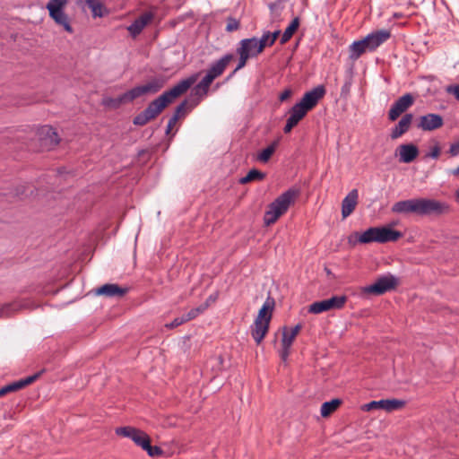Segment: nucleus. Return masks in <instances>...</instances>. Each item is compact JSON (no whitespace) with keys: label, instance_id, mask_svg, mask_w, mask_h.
<instances>
[{"label":"nucleus","instance_id":"f257e3e1","mask_svg":"<svg viewBox=\"0 0 459 459\" xmlns=\"http://www.w3.org/2000/svg\"><path fill=\"white\" fill-rule=\"evenodd\" d=\"M397 214H415L421 217H440L450 212L447 203L431 198H412L396 202L391 208Z\"/></svg>","mask_w":459,"mask_h":459},{"label":"nucleus","instance_id":"f03ea898","mask_svg":"<svg viewBox=\"0 0 459 459\" xmlns=\"http://www.w3.org/2000/svg\"><path fill=\"white\" fill-rule=\"evenodd\" d=\"M166 82L167 77L164 74L152 76L144 84L136 85L116 98H104L101 104L107 108L116 110L123 105L132 103L138 98L158 93Z\"/></svg>","mask_w":459,"mask_h":459},{"label":"nucleus","instance_id":"7ed1b4c3","mask_svg":"<svg viewBox=\"0 0 459 459\" xmlns=\"http://www.w3.org/2000/svg\"><path fill=\"white\" fill-rule=\"evenodd\" d=\"M326 93L324 85H317L311 91H306L301 100L296 103L289 111L290 117L283 127V132L289 134L306 117L308 111L312 110L325 97Z\"/></svg>","mask_w":459,"mask_h":459},{"label":"nucleus","instance_id":"20e7f679","mask_svg":"<svg viewBox=\"0 0 459 459\" xmlns=\"http://www.w3.org/2000/svg\"><path fill=\"white\" fill-rule=\"evenodd\" d=\"M195 82V76L180 81L169 91L151 101L143 109L149 120L156 118L175 99L185 93Z\"/></svg>","mask_w":459,"mask_h":459},{"label":"nucleus","instance_id":"39448f33","mask_svg":"<svg viewBox=\"0 0 459 459\" xmlns=\"http://www.w3.org/2000/svg\"><path fill=\"white\" fill-rule=\"evenodd\" d=\"M299 194V191L298 189L290 188L272 202L264 215V225L270 226L275 223L281 216L286 213Z\"/></svg>","mask_w":459,"mask_h":459},{"label":"nucleus","instance_id":"423d86ee","mask_svg":"<svg viewBox=\"0 0 459 459\" xmlns=\"http://www.w3.org/2000/svg\"><path fill=\"white\" fill-rule=\"evenodd\" d=\"M403 236L402 232L388 227H371L359 236V244L372 242L387 243L394 242Z\"/></svg>","mask_w":459,"mask_h":459},{"label":"nucleus","instance_id":"0eeeda50","mask_svg":"<svg viewBox=\"0 0 459 459\" xmlns=\"http://www.w3.org/2000/svg\"><path fill=\"white\" fill-rule=\"evenodd\" d=\"M398 284L399 279L397 277L391 273H386L379 276L374 283L363 287L362 292L373 296H381L395 290Z\"/></svg>","mask_w":459,"mask_h":459},{"label":"nucleus","instance_id":"6e6552de","mask_svg":"<svg viewBox=\"0 0 459 459\" xmlns=\"http://www.w3.org/2000/svg\"><path fill=\"white\" fill-rule=\"evenodd\" d=\"M67 4L68 0H49L46 7L48 10L49 17L56 24L63 26L65 31L73 33L74 30L69 22V18L65 13Z\"/></svg>","mask_w":459,"mask_h":459},{"label":"nucleus","instance_id":"1a4fd4ad","mask_svg":"<svg viewBox=\"0 0 459 459\" xmlns=\"http://www.w3.org/2000/svg\"><path fill=\"white\" fill-rule=\"evenodd\" d=\"M347 296H333L330 299L316 301L308 307V313L321 314L333 309H341L347 302Z\"/></svg>","mask_w":459,"mask_h":459},{"label":"nucleus","instance_id":"9d476101","mask_svg":"<svg viewBox=\"0 0 459 459\" xmlns=\"http://www.w3.org/2000/svg\"><path fill=\"white\" fill-rule=\"evenodd\" d=\"M234 59L232 53H227L220 59L213 62L203 78V83H208L210 86L212 82L223 74L228 65Z\"/></svg>","mask_w":459,"mask_h":459},{"label":"nucleus","instance_id":"9b49d317","mask_svg":"<svg viewBox=\"0 0 459 459\" xmlns=\"http://www.w3.org/2000/svg\"><path fill=\"white\" fill-rule=\"evenodd\" d=\"M415 98L411 93H405L398 98L388 111V119L395 121L403 113L413 105Z\"/></svg>","mask_w":459,"mask_h":459},{"label":"nucleus","instance_id":"f8f14e48","mask_svg":"<svg viewBox=\"0 0 459 459\" xmlns=\"http://www.w3.org/2000/svg\"><path fill=\"white\" fill-rule=\"evenodd\" d=\"M405 402L398 399H382L379 401H371L362 406V410L369 411L376 409L385 410L386 411H393L403 408Z\"/></svg>","mask_w":459,"mask_h":459},{"label":"nucleus","instance_id":"ddd939ff","mask_svg":"<svg viewBox=\"0 0 459 459\" xmlns=\"http://www.w3.org/2000/svg\"><path fill=\"white\" fill-rule=\"evenodd\" d=\"M45 370L42 369L31 376H29V377L20 379L18 381H14L13 383H10V384L1 387L0 388V397L4 396L9 393L21 390V389L26 387L27 385H31L32 383H34L36 380H38L39 378V377L42 375V373Z\"/></svg>","mask_w":459,"mask_h":459},{"label":"nucleus","instance_id":"4468645a","mask_svg":"<svg viewBox=\"0 0 459 459\" xmlns=\"http://www.w3.org/2000/svg\"><path fill=\"white\" fill-rule=\"evenodd\" d=\"M444 125L443 117L439 114L429 113L419 117L417 127L422 131H434Z\"/></svg>","mask_w":459,"mask_h":459},{"label":"nucleus","instance_id":"2eb2a0df","mask_svg":"<svg viewBox=\"0 0 459 459\" xmlns=\"http://www.w3.org/2000/svg\"><path fill=\"white\" fill-rule=\"evenodd\" d=\"M39 139L41 146L48 150L56 147L60 142L57 132L50 126L41 127L39 130Z\"/></svg>","mask_w":459,"mask_h":459},{"label":"nucleus","instance_id":"dca6fc26","mask_svg":"<svg viewBox=\"0 0 459 459\" xmlns=\"http://www.w3.org/2000/svg\"><path fill=\"white\" fill-rule=\"evenodd\" d=\"M391 38V32L388 30H377L368 34L365 39L369 47V52L375 51L379 46Z\"/></svg>","mask_w":459,"mask_h":459},{"label":"nucleus","instance_id":"f3484780","mask_svg":"<svg viewBox=\"0 0 459 459\" xmlns=\"http://www.w3.org/2000/svg\"><path fill=\"white\" fill-rule=\"evenodd\" d=\"M128 290L127 287H121L116 283H106L96 290V294L108 298H122Z\"/></svg>","mask_w":459,"mask_h":459},{"label":"nucleus","instance_id":"a211bd4d","mask_svg":"<svg viewBox=\"0 0 459 459\" xmlns=\"http://www.w3.org/2000/svg\"><path fill=\"white\" fill-rule=\"evenodd\" d=\"M154 18V14L152 12H145L136 18L127 28L132 37L138 36L145 26H147Z\"/></svg>","mask_w":459,"mask_h":459},{"label":"nucleus","instance_id":"6ab92c4d","mask_svg":"<svg viewBox=\"0 0 459 459\" xmlns=\"http://www.w3.org/2000/svg\"><path fill=\"white\" fill-rule=\"evenodd\" d=\"M210 89L208 83L204 84L203 79L192 89L189 100V108L192 109L198 106L201 100L207 95Z\"/></svg>","mask_w":459,"mask_h":459},{"label":"nucleus","instance_id":"aec40b11","mask_svg":"<svg viewBox=\"0 0 459 459\" xmlns=\"http://www.w3.org/2000/svg\"><path fill=\"white\" fill-rule=\"evenodd\" d=\"M236 52H242L251 58L256 57L262 53L257 48L256 37L241 39L238 44Z\"/></svg>","mask_w":459,"mask_h":459},{"label":"nucleus","instance_id":"412c9836","mask_svg":"<svg viewBox=\"0 0 459 459\" xmlns=\"http://www.w3.org/2000/svg\"><path fill=\"white\" fill-rule=\"evenodd\" d=\"M412 120L413 115L411 113L403 115L401 120L392 128L390 137L394 140L407 133L411 128Z\"/></svg>","mask_w":459,"mask_h":459},{"label":"nucleus","instance_id":"4be33fe9","mask_svg":"<svg viewBox=\"0 0 459 459\" xmlns=\"http://www.w3.org/2000/svg\"><path fill=\"white\" fill-rule=\"evenodd\" d=\"M397 151L399 152V160L403 163L412 162L419 155V148L413 143L401 144Z\"/></svg>","mask_w":459,"mask_h":459},{"label":"nucleus","instance_id":"5701e85b","mask_svg":"<svg viewBox=\"0 0 459 459\" xmlns=\"http://www.w3.org/2000/svg\"><path fill=\"white\" fill-rule=\"evenodd\" d=\"M358 199H359L358 189H352L344 197V199L342 202V218H347L353 212V211L355 210V208L358 204Z\"/></svg>","mask_w":459,"mask_h":459},{"label":"nucleus","instance_id":"b1692460","mask_svg":"<svg viewBox=\"0 0 459 459\" xmlns=\"http://www.w3.org/2000/svg\"><path fill=\"white\" fill-rule=\"evenodd\" d=\"M270 323L268 321H261L255 319L254 324L250 326V332L256 344H260L269 331Z\"/></svg>","mask_w":459,"mask_h":459},{"label":"nucleus","instance_id":"393cba45","mask_svg":"<svg viewBox=\"0 0 459 459\" xmlns=\"http://www.w3.org/2000/svg\"><path fill=\"white\" fill-rule=\"evenodd\" d=\"M77 4L82 7L87 6L91 9L94 18L103 17L108 13L106 7L99 0H77Z\"/></svg>","mask_w":459,"mask_h":459},{"label":"nucleus","instance_id":"a878e982","mask_svg":"<svg viewBox=\"0 0 459 459\" xmlns=\"http://www.w3.org/2000/svg\"><path fill=\"white\" fill-rule=\"evenodd\" d=\"M275 307V300L273 297L268 296L264 303L258 311V315L255 319L261 321L271 322L273 317V312Z\"/></svg>","mask_w":459,"mask_h":459},{"label":"nucleus","instance_id":"bb28decb","mask_svg":"<svg viewBox=\"0 0 459 459\" xmlns=\"http://www.w3.org/2000/svg\"><path fill=\"white\" fill-rule=\"evenodd\" d=\"M28 307L27 301H14L0 306V318L9 317L16 311Z\"/></svg>","mask_w":459,"mask_h":459},{"label":"nucleus","instance_id":"cd10ccee","mask_svg":"<svg viewBox=\"0 0 459 459\" xmlns=\"http://www.w3.org/2000/svg\"><path fill=\"white\" fill-rule=\"evenodd\" d=\"M367 51L369 52V47L365 38L360 40L354 41L350 46V59L355 61Z\"/></svg>","mask_w":459,"mask_h":459},{"label":"nucleus","instance_id":"c85d7f7f","mask_svg":"<svg viewBox=\"0 0 459 459\" xmlns=\"http://www.w3.org/2000/svg\"><path fill=\"white\" fill-rule=\"evenodd\" d=\"M286 0H275L268 4L270 10L271 20L273 22L281 21L282 11L284 10V3Z\"/></svg>","mask_w":459,"mask_h":459},{"label":"nucleus","instance_id":"c756f323","mask_svg":"<svg viewBox=\"0 0 459 459\" xmlns=\"http://www.w3.org/2000/svg\"><path fill=\"white\" fill-rule=\"evenodd\" d=\"M301 329H302V325L298 324L289 333L288 328L286 326H284L282 329L281 343H285L286 346H291L293 343V341L295 340L296 336L299 334V333L300 332Z\"/></svg>","mask_w":459,"mask_h":459},{"label":"nucleus","instance_id":"7c9ffc66","mask_svg":"<svg viewBox=\"0 0 459 459\" xmlns=\"http://www.w3.org/2000/svg\"><path fill=\"white\" fill-rule=\"evenodd\" d=\"M299 23H300V21H299V17H295L291 22L289 24V26L285 29V30L283 31L282 35H281V38L280 39V43L281 45L287 43L291 38L292 36L294 35V33L297 31V30L299 29Z\"/></svg>","mask_w":459,"mask_h":459},{"label":"nucleus","instance_id":"2f4dec72","mask_svg":"<svg viewBox=\"0 0 459 459\" xmlns=\"http://www.w3.org/2000/svg\"><path fill=\"white\" fill-rule=\"evenodd\" d=\"M266 174L258 170L257 169H250L247 174L238 179L240 185H246L253 181H262L265 178Z\"/></svg>","mask_w":459,"mask_h":459},{"label":"nucleus","instance_id":"473e14b6","mask_svg":"<svg viewBox=\"0 0 459 459\" xmlns=\"http://www.w3.org/2000/svg\"><path fill=\"white\" fill-rule=\"evenodd\" d=\"M279 144L278 140L273 141L271 144H269L266 148L263 149L258 154H257V160L262 163H267L273 154L275 152L277 146Z\"/></svg>","mask_w":459,"mask_h":459},{"label":"nucleus","instance_id":"72a5a7b5","mask_svg":"<svg viewBox=\"0 0 459 459\" xmlns=\"http://www.w3.org/2000/svg\"><path fill=\"white\" fill-rule=\"evenodd\" d=\"M341 404L342 400L338 398L325 402L321 406V416L324 418L329 417Z\"/></svg>","mask_w":459,"mask_h":459},{"label":"nucleus","instance_id":"f704fd0d","mask_svg":"<svg viewBox=\"0 0 459 459\" xmlns=\"http://www.w3.org/2000/svg\"><path fill=\"white\" fill-rule=\"evenodd\" d=\"M139 429L133 428V427H119L117 428L115 432L117 436H122L125 437L131 438L133 440L134 435L137 433Z\"/></svg>","mask_w":459,"mask_h":459},{"label":"nucleus","instance_id":"c9c22d12","mask_svg":"<svg viewBox=\"0 0 459 459\" xmlns=\"http://www.w3.org/2000/svg\"><path fill=\"white\" fill-rule=\"evenodd\" d=\"M150 439V437L144 431L139 429L134 435L133 441L144 449Z\"/></svg>","mask_w":459,"mask_h":459},{"label":"nucleus","instance_id":"e433bc0d","mask_svg":"<svg viewBox=\"0 0 459 459\" xmlns=\"http://www.w3.org/2000/svg\"><path fill=\"white\" fill-rule=\"evenodd\" d=\"M188 110H191L189 108V101L185 100L177 106L173 115H177V117L179 119L180 117H185Z\"/></svg>","mask_w":459,"mask_h":459},{"label":"nucleus","instance_id":"4c0bfd02","mask_svg":"<svg viewBox=\"0 0 459 459\" xmlns=\"http://www.w3.org/2000/svg\"><path fill=\"white\" fill-rule=\"evenodd\" d=\"M226 22H227V25H226L225 30L227 32H233V31L239 30V28H240V21L239 20H238L232 16H229V17H227Z\"/></svg>","mask_w":459,"mask_h":459},{"label":"nucleus","instance_id":"58836bf2","mask_svg":"<svg viewBox=\"0 0 459 459\" xmlns=\"http://www.w3.org/2000/svg\"><path fill=\"white\" fill-rule=\"evenodd\" d=\"M151 457H159L163 455V450L158 446H152L151 439L143 449Z\"/></svg>","mask_w":459,"mask_h":459},{"label":"nucleus","instance_id":"ea45409f","mask_svg":"<svg viewBox=\"0 0 459 459\" xmlns=\"http://www.w3.org/2000/svg\"><path fill=\"white\" fill-rule=\"evenodd\" d=\"M236 53L238 55V61L236 68L233 70V74H236L238 71L244 68L247 65V61L251 58L250 56L242 52Z\"/></svg>","mask_w":459,"mask_h":459},{"label":"nucleus","instance_id":"a19ab883","mask_svg":"<svg viewBox=\"0 0 459 459\" xmlns=\"http://www.w3.org/2000/svg\"><path fill=\"white\" fill-rule=\"evenodd\" d=\"M270 31H266L260 39L256 38L257 48L260 51H264L266 47H269Z\"/></svg>","mask_w":459,"mask_h":459},{"label":"nucleus","instance_id":"79ce46f5","mask_svg":"<svg viewBox=\"0 0 459 459\" xmlns=\"http://www.w3.org/2000/svg\"><path fill=\"white\" fill-rule=\"evenodd\" d=\"M150 122L146 114L143 110L133 118V124L138 126H143Z\"/></svg>","mask_w":459,"mask_h":459},{"label":"nucleus","instance_id":"37998d69","mask_svg":"<svg viewBox=\"0 0 459 459\" xmlns=\"http://www.w3.org/2000/svg\"><path fill=\"white\" fill-rule=\"evenodd\" d=\"M447 94H451L455 97V99L459 102V84H449L445 89Z\"/></svg>","mask_w":459,"mask_h":459},{"label":"nucleus","instance_id":"c03bdc74","mask_svg":"<svg viewBox=\"0 0 459 459\" xmlns=\"http://www.w3.org/2000/svg\"><path fill=\"white\" fill-rule=\"evenodd\" d=\"M440 146L439 143H437L434 146L430 148V152L426 155V157L437 160L440 155Z\"/></svg>","mask_w":459,"mask_h":459},{"label":"nucleus","instance_id":"a18cd8bd","mask_svg":"<svg viewBox=\"0 0 459 459\" xmlns=\"http://www.w3.org/2000/svg\"><path fill=\"white\" fill-rule=\"evenodd\" d=\"M361 235V233L358 232V231H355L353 233H351L349 237H348V243L351 245V246H355L357 245L358 243H359V236Z\"/></svg>","mask_w":459,"mask_h":459},{"label":"nucleus","instance_id":"49530a36","mask_svg":"<svg viewBox=\"0 0 459 459\" xmlns=\"http://www.w3.org/2000/svg\"><path fill=\"white\" fill-rule=\"evenodd\" d=\"M178 118L177 117V115H172V117L169 119L167 128H166V134H169L171 132L173 126L177 124Z\"/></svg>","mask_w":459,"mask_h":459},{"label":"nucleus","instance_id":"de8ad7c7","mask_svg":"<svg viewBox=\"0 0 459 459\" xmlns=\"http://www.w3.org/2000/svg\"><path fill=\"white\" fill-rule=\"evenodd\" d=\"M291 346H286L285 343H281V351L280 352L281 359L286 360L290 355Z\"/></svg>","mask_w":459,"mask_h":459},{"label":"nucleus","instance_id":"09e8293b","mask_svg":"<svg viewBox=\"0 0 459 459\" xmlns=\"http://www.w3.org/2000/svg\"><path fill=\"white\" fill-rule=\"evenodd\" d=\"M448 153L452 157H455V156L459 155V142L453 143L450 145V148L448 150Z\"/></svg>","mask_w":459,"mask_h":459},{"label":"nucleus","instance_id":"8fccbe9b","mask_svg":"<svg viewBox=\"0 0 459 459\" xmlns=\"http://www.w3.org/2000/svg\"><path fill=\"white\" fill-rule=\"evenodd\" d=\"M292 95V91L291 89H285L280 95H279V100L280 101L283 102L285 100H287L289 98H290V96Z\"/></svg>","mask_w":459,"mask_h":459},{"label":"nucleus","instance_id":"3c124183","mask_svg":"<svg viewBox=\"0 0 459 459\" xmlns=\"http://www.w3.org/2000/svg\"><path fill=\"white\" fill-rule=\"evenodd\" d=\"M279 35H280V30H275L273 32H270L269 47H272L275 43Z\"/></svg>","mask_w":459,"mask_h":459},{"label":"nucleus","instance_id":"603ef678","mask_svg":"<svg viewBox=\"0 0 459 459\" xmlns=\"http://www.w3.org/2000/svg\"><path fill=\"white\" fill-rule=\"evenodd\" d=\"M209 306V303L205 302L204 304L200 305L199 307H194L195 312L199 316L202 314Z\"/></svg>","mask_w":459,"mask_h":459},{"label":"nucleus","instance_id":"864d4df0","mask_svg":"<svg viewBox=\"0 0 459 459\" xmlns=\"http://www.w3.org/2000/svg\"><path fill=\"white\" fill-rule=\"evenodd\" d=\"M181 325H183L181 323V321L178 317H176V318H174V320L171 323L166 325V326L169 329H172V328L178 327Z\"/></svg>","mask_w":459,"mask_h":459},{"label":"nucleus","instance_id":"5fc2aeb1","mask_svg":"<svg viewBox=\"0 0 459 459\" xmlns=\"http://www.w3.org/2000/svg\"><path fill=\"white\" fill-rule=\"evenodd\" d=\"M197 314L195 312V309L192 308L190 311H188L186 313V317L189 319V321L195 319V317H197Z\"/></svg>","mask_w":459,"mask_h":459},{"label":"nucleus","instance_id":"6e6d98bb","mask_svg":"<svg viewBox=\"0 0 459 459\" xmlns=\"http://www.w3.org/2000/svg\"><path fill=\"white\" fill-rule=\"evenodd\" d=\"M449 174L455 177H459V166L456 169L449 170Z\"/></svg>","mask_w":459,"mask_h":459},{"label":"nucleus","instance_id":"4d7b16f0","mask_svg":"<svg viewBox=\"0 0 459 459\" xmlns=\"http://www.w3.org/2000/svg\"><path fill=\"white\" fill-rule=\"evenodd\" d=\"M178 318L181 321L182 324H185L189 321V319L186 317V314H184L183 316H178Z\"/></svg>","mask_w":459,"mask_h":459},{"label":"nucleus","instance_id":"13d9d810","mask_svg":"<svg viewBox=\"0 0 459 459\" xmlns=\"http://www.w3.org/2000/svg\"><path fill=\"white\" fill-rule=\"evenodd\" d=\"M25 194V191L22 190V191H20V189H17V192H16V195H22Z\"/></svg>","mask_w":459,"mask_h":459},{"label":"nucleus","instance_id":"bf43d9fd","mask_svg":"<svg viewBox=\"0 0 459 459\" xmlns=\"http://www.w3.org/2000/svg\"><path fill=\"white\" fill-rule=\"evenodd\" d=\"M234 75H235V74H233V71H232V72L228 75L227 80L231 79Z\"/></svg>","mask_w":459,"mask_h":459},{"label":"nucleus","instance_id":"052dcab7","mask_svg":"<svg viewBox=\"0 0 459 459\" xmlns=\"http://www.w3.org/2000/svg\"><path fill=\"white\" fill-rule=\"evenodd\" d=\"M455 195H456V199H457V201L459 202V190H457V191H456Z\"/></svg>","mask_w":459,"mask_h":459},{"label":"nucleus","instance_id":"680f3d73","mask_svg":"<svg viewBox=\"0 0 459 459\" xmlns=\"http://www.w3.org/2000/svg\"><path fill=\"white\" fill-rule=\"evenodd\" d=\"M325 272L327 274H331V271L329 269L325 268Z\"/></svg>","mask_w":459,"mask_h":459},{"label":"nucleus","instance_id":"e2e57ef3","mask_svg":"<svg viewBox=\"0 0 459 459\" xmlns=\"http://www.w3.org/2000/svg\"><path fill=\"white\" fill-rule=\"evenodd\" d=\"M210 300H212V296H209V299H207V301H206V302L208 303V301H210Z\"/></svg>","mask_w":459,"mask_h":459},{"label":"nucleus","instance_id":"0e129e2a","mask_svg":"<svg viewBox=\"0 0 459 459\" xmlns=\"http://www.w3.org/2000/svg\"><path fill=\"white\" fill-rule=\"evenodd\" d=\"M210 300H212V296H209V299H207V301H206V302L208 303V301H210Z\"/></svg>","mask_w":459,"mask_h":459},{"label":"nucleus","instance_id":"69168bd1","mask_svg":"<svg viewBox=\"0 0 459 459\" xmlns=\"http://www.w3.org/2000/svg\"><path fill=\"white\" fill-rule=\"evenodd\" d=\"M210 300H212V296H209V299H207V301H206V302L208 303V301H210Z\"/></svg>","mask_w":459,"mask_h":459}]
</instances>
